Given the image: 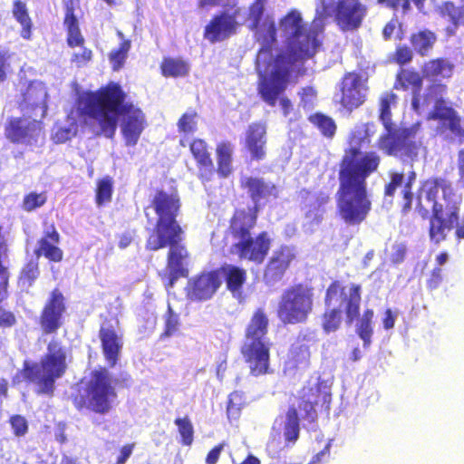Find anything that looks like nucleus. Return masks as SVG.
Returning <instances> with one entry per match:
<instances>
[{
  "mask_svg": "<svg viewBox=\"0 0 464 464\" xmlns=\"http://www.w3.org/2000/svg\"><path fill=\"white\" fill-rule=\"evenodd\" d=\"M322 9L316 8V16L307 27L301 14L293 10L280 23L279 33L285 48L270 49L271 56L262 68H256L259 75L258 92L264 102L274 106L289 82L290 73L300 61L312 57L320 46L319 35L324 28V14L331 7L321 0Z\"/></svg>",
  "mask_w": 464,
  "mask_h": 464,
  "instance_id": "f257e3e1",
  "label": "nucleus"
},
{
  "mask_svg": "<svg viewBox=\"0 0 464 464\" xmlns=\"http://www.w3.org/2000/svg\"><path fill=\"white\" fill-rule=\"evenodd\" d=\"M373 125L360 124L354 127L350 137V155L343 158L340 171L338 208L340 216L350 225H356L365 219L371 209L367 198L366 178L375 171L380 158L375 153L358 157L360 148L368 142Z\"/></svg>",
  "mask_w": 464,
  "mask_h": 464,
  "instance_id": "f03ea898",
  "label": "nucleus"
},
{
  "mask_svg": "<svg viewBox=\"0 0 464 464\" xmlns=\"http://www.w3.org/2000/svg\"><path fill=\"white\" fill-rule=\"evenodd\" d=\"M126 94L117 83H110L97 92L79 95L77 111L82 116L94 119L102 133L111 138L120 121L121 131L126 146L134 147L147 126L143 111L125 101Z\"/></svg>",
  "mask_w": 464,
  "mask_h": 464,
  "instance_id": "7ed1b4c3",
  "label": "nucleus"
},
{
  "mask_svg": "<svg viewBox=\"0 0 464 464\" xmlns=\"http://www.w3.org/2000/svg\"><path fill=\"white\" fill-rule=\"evenodd\" d=\"M419 212L422 217L432 210L430 222V240L438 244L446 237L458 219L460 198L452 192V188L445 180L426 182L418 196Z\"/></svg>",
  "mask_w": 464,
  "mask_h": 464,
  "instance_id": "20e7f679",
  "label": "nucleus"
},
{
  "mask_svg": "<svg viewBox=\"0 0 464 464\" xmlns=\"http://www.w3.org/2000/svg\"><path fill=\"white\" fill-rule=\"evenodd\" d=\"M396 95L385 92L381 97L380 120L386 133L379 139V148L390 156L400 158L402 161H414L422 149L418 136L419 125L410 128H397L391 119V106L396 103Z\"/></svg>",
  "mask_w": 464,
  "mask_h": 464,
  "instance_id": "39448f33",
  "label": "nucleus"
},
{
  "mask_svg": "<svg viewBox=\"0 0 464 464\" xmlns=\"http://www.w3.org/2000/svg\"><path fill=\"white\" fill-rule=\"evenodd\" d=\"M66 358L65 347L57 338H53L40 362H24V378L35 385L37 392L52 394L56 380L65 373Z\"/></svg>",
  "mask_w": 464,
  "mask_h": 464,
  "instance_id": "423d86ee",
  "label": "nucleus"
},
{
  "mask_svg": "<svg viewBox=\"0 0 464 464\" xmlns=\"http://www.w3.org/2000/svg\"><path fill=\"white\" fill-rule=\"evenodd\" d=\"M152 206L158 221L147 240V248L158 250L182 235V229L176 220L180 208L179 198L176 193L159 191L153 198Z\"/></svg>",
  "mask_w": 464,
  "mask_h": 464,
  "instance_id": "0eeeda50",
  "label": "nucleus"
},
{
  "mask_svg": "<svg viewBox=\"0 0 464 464\" xmlns=\"http://www.w3.org/2000/svg\"><path fill=\"white\" fill-rule=\"evenodd\" d=\"M267 325L266 315L261 309H258L253 314L246 328L242 353L249 364L251 373L255 376L268 372L269 343L266 338Z\"/></svg>",
  "mask_w": 464,
  "mask_h": 464,
  "instance_id": "6e6552de",
  "label": "nucleus"
},
{
  "mask_svg": "<svg viewBox=\"0 0 464 464\" xmlns=\"http://www.w3.org/2000/svg\"><path fill=\"white\" fill-rule=\"evenodd\" d=\"M256 224V217L249 211H237L231 221V230L237 242L233 251L241 259L256 263L263 262L270 247V239L266 232L252 237L249 231Z\"/></svg>",
  "mask_w": 464,
  "mask_h": 464,
  "instance_id": "1a4fd4ad",
  "label": "nucleus"
},
{
  "mask_svg": "<svg viewBox=\"0 0 464 464\" xmlns=\"http://www.w3.org/2000/svg\"><path fill=\"white\" fill-rule=\"evenodd\" d=\"M361 287L352 284L343 287L338 282L333 283L326 291L324 328L326 332L335 331L341 323L343 311H345L349 323L359 314Z\"/></svg>",
  "mask_w": 464,
  "mask_h": 464,
  "instance_id": "9d476101",
  "label": "nucleus"
},
{
  "mask_svg": "<svg viewBox=\"0 0 464 464\" xmlns=\"http://www.w3.org/2000/svg\"><path fill=\"white\" fill-rule=\"evenodd\" d=\"M446 87L434 84L429 88L422 102V110L430 111V119L438 120L437 133L443 139L464 142V129L460 117L452 108L448 107L443 100Z\"/></svg>",
  "mask_w": 464,
  "mask_h": 464,
  "instance_id": "9b49d317",
  "label": "nucleus"
},
{
  "mask_svg": "<svg viewBox=\"0 0 464 464\" xmlns=\"http://www.w3.org/2000/svg\"><path fill=\"white\" fill-rule=\"evenodd\" d=\"M320 391H328V387L319 382H313L304 388L299 409L290 407L285 417L281 416L276 420L274 429L284 424V435L287 441L295 442L299 437V416L310 421L315 419L314 405L318 403Z\"/></svg>",
  "mask_w": 464,
  "mask_h": 464,
  "instance_id": "f8f14e48",
  "label": "nucleus"
},
{
  "mask_svg": "<svg viewBox=\"0 0 464 464\" xmlns=\"http://www.w3.org/2000/svg\"><path fill=\"white\" fill-rule=\"evenodd\" d=\"M313 291L303 285L284 292L279 303L278 315L285 324L304 322L313 309Z\"/></svg>",
  "mask_w": 464,
  "mask_h": 464,
  "instance_id": "ddd939ff",
  "label": "nucleus"
},
{
  "mask_svg": "<svg viewBox=\"0 0 464 464\" xmlns=\"http://www.w3.org/2000/svg\"><path fill=\"white\" fill-rule=\"evenodd\" d=\"M266 0H256L249 9V27L256 30V37L260 44V50L256 56V68H262L271 56L270 49L276 43V30L274 20L264 17V5Z\"/></svg>",
  "mask_w": 464,
  "mask_h": 464,
  "instance_id": "4468645a",
  "label": "nucleus"
},
{
  "mask_svg": "<svg viewBox=\"0 0 464 464\" xmlns=\"http://www.w3.org/2000/svg\"><path fill=\"white\" fill-rule=\"evenodd\" d=\"M87 407L97 413H107L116 398L111 374L106 369L94 371L86 389Z\"/></svg>",
  "mask_w": 464,
  "mask_h": 464,
  "instance_id": "2eb2a0df",
  "label": "nucleus"
},
{
  "mask_svg": "<svg viewBox=\"0 0 464 464\" xmlns=\"http://www.w3.org/2000/svg\"><path fill=\"white\" fill-rule=\"evenodd\" d=\"M331 12L341 30L353 31L361 26L367 14V7L359 0H338Z\"/></svg>",
  "mask_w": 464,
  "mask_h": 464,
  "instance_id": "dca6fc26",
  "label": "nucleus"
},
{
  "mask_svg": "<svg viewBox=\"0 0 464 464\" xmlns=\"http://www.w3.org/2000/svg\"><path fill=\"white\" fill-rule=\"evenodd\" d=\"M41 122L37 118L11 119L5 128V135L13 142L32 145L38 141L41 135Z\"/></svg>",
  "mask_w": 464,
  "mask_h": 464,
  "instance_id": "f3484780",
  "label": "nucleus"
},
{
  "mask_svg": "<svg viewBox=\"0 0 464 464\" xmlns=\"http://www.w3.org/2000/svg\"><path fill=\"white\" fill-rule=\"evenodd\" d=\"M367 93L365 80L357 73H347L342 82V100L343 107L352 111L363 103Z\"/></svg>",
  "mask_w": 464,
  "mask_h": 464,
  "instance_id": "a211bd4d",
  "label": "nucleus"
},
{
  "mask_svg": "<svg viewBox=\"0 0 464 464\" xmlns=\"http://www.w3.org/2000/svg\"><path fill=\"white\" fill-rule=\"evenodd\" d=\"M181 239V236H179L174 242L166 244V246H169L167 267L168 276L165 282L166 288L172 287L178 278L187 276L188 275L185 267L188 251L183 246L179 245Z\"/></svg>",
  "mask_w": 464,
  "mask_h": 464,
  "instance_id": "6ab92c4d",
  "label": "nucleus"
},
{
  "mask_svg": "<svg viewBox=\"0 0 464 464\" xmlns=\"http://www.w3.org/2000/svg\"><path fill=\"white\" fill-rule=\"evenodd\" d=\"M222 284L219 271L202 273L189 281L188 295L192 300L206 301L210 299Z\"/></svg>",
  "mask_w": 464,
  "mask_h": 464,
  "instance_id": "aec40b11",
  "label": "nucleus"
},
{
  "mask_svg": "<svg viewBox=\"0 0 464 464\" xmlns=\"http://www.w3.org/2000/svg\"><path fill=\"white\" fill-rule=\"evenodd\" d=\"M295 256V249L292 246H284L275 250L265 271L266 282L274 285L280 281Z\"/></svg>",
  "mask_w": 464,
  "mask_h": 464,
  "instance_id": "412c9836",
  "label": "nucleus"
},
{
  "mask_svg": "<svg viewBox=\"0 0 464 464\" xmlns=\"http://www.w3.org/2000/svg\"><path fill=\"white\" fill-rule=\"evenodd\" d=\"M65 311L63 296L58 291H53L50 300L45 304L40 319L44 334L55 333L62 325V316Z\"/></svg>",
  "mask_w": 464,
  "mask_h": 464,
  "instance_id": "4be33fe9",
  "label": "nucleus"
},
{
  "mask_svg": "<svg viewBox=\"0 0 464 464\" xmlns=\"http://www.w3.org/2000/svg\"><path fill=\"white\" fill-rule=\"evenodd\" d=\"M390 182L385 187V196L393 197L397 188H401V193L405 200L403 209H410L413 194L411 193V186L416 180V173L410 170L407 174L391 170L389 172Z\"/></svg>",
  "mask_w": 464,
  "mask_h": 464,
  "instance_id": "5701e85b",
  "label": "nucleus"
},
{
  "mask_svg": "<svg viewBox=\"0 0 464 464\" xmlns=\"http://www.w3.org/2000/svg\"><path fill=\"white\" fill-rule=\"evenodd\" d=\"M102 353L107 363L112 367L116 364L123 345L121 336L114 327L109 324H103L99 334Z\"/></svg>",
  "mask_w": 464,
  "mask_h": 464,
  "instance_id": "b1692460",
  "label": "nucleus"
},
{
  "mask_svg": "<svg viewBox=\"0 0 464 464\" xmlns=\"http://www.w3.org/2000/svg\"><path fill=\"white\" fill-rule=\"evenodd\" d=\"M237 24L233 14L223 13L206 26L204 36L211 43L223 41L235 33Z\"/></svg>",
  "mask_w": 464,
  "mask_h": 464,
  "instance_id": "393cba45",
  "label": "nucleus"
},
{
  "mask_svg": "<svg viewBox=\"0 0 464 464\" xmlns=\"http://www.w3.org/2000/svg\"><path fill=\"white\" fill-rule=\"evenodd\" d=\"M47 91L45 85L41 82H34L28 86L24 94V102L27 107L32 108L34 118L43 119L46 114Z\"/></svg>",
  "mask_w": 464,
  "mask_h": 464,
  "instance_id": "a878e982",
  "label": "nucleus"
},
{
  "mask_svg": "<svg viewBox=\"0 0 464 464\" xmlns=\"http://www.w3.org/2000/svg\"><path fill=\"white\" fill-rule=\"evenodd\" d=\"M242 185L248 189L251 198L256 203V207L262 199L276 198L277 188L271 182L266 181L261 178L246 177L242 179Z\"/></svg>",
  "mask_w": 464,
  "mask_h": 464,
  "instance_id": "bb28decb",
  "label": "nucleus"
},
{
  "mask_svg": "<svg viewBox=\"0 0 464 464\" xmlns=\"http://www.w3.org/2000/svg\"><path fill=\"white\" fill-rule=\"evenodd\" d=\"M266 130L261 123L249 125L246 132V146L251 157L256 160H262L266 155Z\"/></svg>",
  "mask_w": 464,
  "mask_h": 464,
  "instance_id": "cd10ccee",
  "label": "nucleus"
},
{
  "mask_svg": "<svg viewBox=\"0 0 464 464\" xmlns=\"http://www.w3.org/2000/svg\"><path fill=\"white\" fill-rule=\"evenodd\" d=\"M59 242V234L54 227H50L45 231L44 237L39 241V247L35 250L36 257L44 255L46 258L59 262L63 258V251L56 246Z\"/></svg>",
  "mask_w": 464,
  "mask_h": 464,
  "instance_id": "c85d7f7f",
  "label": "nucleus"
},
{
  "mask_svg": "<svg viewBox=\"0 0 464 464\" xmlns=\"http://www.w3.org/2000/svg\"><path fill=\"white\" fill-rule=\"evenodd\" d=\"M222 280L225 278L229 291L237 298L241 297V287L246 281V273L244 269L232 265L224 266L219 271Z\"/></svg>",
  "mask_w": 464,
  "mask_h": 464,
  "instance_id": "c756f323",
  "label": "nucleus"
},
{
  "mask_svg": "<svg viewBox=\"0 0 464 464\" xmlns=\"http://www.w3.org/2000/svg\"><path fill=\"white\" fill-rule=\"evenodd\" d=\"M71 6L66 3V14L64 18V25L67 28L68 33V44L70 46H78L82 44L83 38L81 34L78 21L76 16L73 14L72 10V0H70Z\"/></svg>",
  "mask_w": 464,
  "mask_h": 464,
  "instance_id": "7c9ffc66",
  "label": "nucleus"
},
{
  "mask_svg": "<svg viewBox=\"0 0 464 464\" xmlns=\"http://www.w3.org/2000/svg\"><path fill=\"white\" fill-rule=\"evenodd\" d=\"M436 41V34L430 30H421L413 34L411 38L412 47L422 56L429 54Z\"/></svg>",
  "mask_w": 464,
  "mask_h": 464,
  "instance_id": "2f4dec72",
  "label": "nucleus"
},
{
  "mask_svg": "<svg viewBox=\"0 0 464 464\" xmlns=\"http://www.w3.org/2000/svg\"><path fill=\"white\" fill-rule=\"evenodd\" d=\"M310 353L306 345H293L288 354V360L285 362V370L292 371L294 369L304 368L308 363Z\"/></svg>",
  "mask_w": 464,
  "mask_h": 464,
  "instance_id": "473e14b6",
  "label": "nucleus"
},
{
  "mask_svg": "<svg viewBox=\"0 0 464 464\" xmlns=\"http://www.w3.org/2000/svg\"><path fill=\"white\" fill-rule=\"evenodd\" d=\"M398 82L401 83L403 88L411 86L415 92L416 89L420 87L422 80L418 72L405 70L398 75ZM411 106L416 112H421L422 104H420V99L416 97L415 94L412 98Z\"/></svg>",
  "mask_w": 464,
  "mask_h": 464,
  "instance_id": "72a5a7b5",
  "label": "nucleus"
},
{
  "mask_svg": "<svg viewBox=\"0 0 464 464\" xmlns=\"http://www.w3.org/2000/svg\"><path fill=\"white\" fill-rule=\"evenodd\" d=\"M232 152L233 146L229 142H223L217 148L218 172L223 177H227L231 173Z\"/></svg>",
  "mask_w": 464,
  "mask_h": 464,
  "instance_id": "f704fd0d",
  "label": "nucleus"
},
{
  "mask_svg": "<svg viewBox=\"0 0 464 464\" xmlns=\"http://www.w3.org/2000/svg\"><path fill=\"white\" fill-rule=\"evenodd\" d=\"M190 151L198 164L204 168L205 171L211 172L212 160L207 150V145L202 140H196L190 144Z\"/></svg>",
  "mask_w": 464,
  "mask_h": 464,
  "instance_id": "c9c22d12",
  "label": "nucleus"
},
{
  "mask_svg": "<svg viewBox=\"0 0 464 464\" xmlns=\"http://www.w3.org/2000/svg\"><path fill=\"white\" fill-rule=\"evenodd\" d=\"M452 64L444 59H437L429 62L424 67V73L427 76L442 78L450 77L452 73Z\"/></svg>",
  "mask_w": 464,
  "mask_h": 464,
  "instance_id": "e433bc0d",
  "label": "nucleus"
},
{
  "mask_svg": "<svg viewBox=\"0 0 464 464\" xmlns=\"http://www.w3.org/2000/svg\"><path fill=\"white\" fill-rule=\"evenodd\" d=\"M161 71L164 76L181 77L188 72V65L182 60L166 58L161 63Z\"/></svg>",
  "mask_w": 464,
  "mask_h": 464,
  "instance_id": "4c0bfd02",
  "label": "nucleus"
},
{
  "mask_svg": "<svg viewBox=\"0 0 464 464\" xmlns=\"http://www.w3.org/2000/svg\"><path fill=\"white\" fill-rule=\"evenodd\" d=\"M373 318V311L368 309L364 312L360 319L357 326V334L363 341V346L368 347L371 344V338L372 335V321Z\"/></svg>",
  "mask_w": 464,
  "mask_h": 464,
  "instance_id": "58836bf2",
  "label": "nucleus"
},
{
  "mask_svg": "<svg viewBox=\"0 0 464 464\" xmlns=\"http://www.w3.org/2000/svg\"><path fill=\"white\" fill-rule=\"evenodd\" d=\"M130 49V42L129 40H123L117 49L111 52L109 60L114 71H119L122 68Z\"/></svg>",
  "mask_w": 464,
  "mask_h": 464,
  "instance_id": "ea45409f",
  "label": "nucleus"
},
{
  "mask_svg": "<svg viewBox=\"0 0 464 464\" xmlns=\"http://www.w3.org/2000/svg\"><path fill=\"white\" fill-rule=\"evenodd\" d=\"M13 13L16 20L21 24L23 30L21 35L24 39H29L31 34V19L27 14L25 5L21 2H15Z\"/></svg>",
  "mask_w": 464,
  "mask_h": 464,
  "instance_id": "a19ab883",
  "label": "nucleus"
},
{
  "mask_svg": "<svg viewBox=\"0 0 464 464\" xmlns=\"http://www.w3.org/2000/svg\"><path fill=\"white\" fill-rule=\"evenodd\" d=\"M39 276L38 258L32 257L22 270L20 282L23 285L30 286Z\"/></svg>",
  "mask_w": 464,
  "mask_h": 464,
  "instance_id": "79ce46f5",
  "label": "nucleus"
},
{
  "mask_svg": "<svg viewBox=\"0 0 464 464\" xmlns=\"http://www.w3.org/2000/svg\"><path fill=\"white\" fill-rule=\"evenodd\" d=\"M309 119L313 124L317 126L324 136L332 137L334 134L336 126L331 118L317 113L310 116Z\"/></svg>",
  "mask_w": 464,
  "mask_h": 464,
  "instance_id": "37998d69",
  "label": "nucleus"
},
{
  "mask_svg": "<svg viewBox=\"0 0 464 464\" xmlns=\"http://www.w3.org/2000/svg\"><path fill=\"white\" fill-rule=\"evenodd\" d=\"M112 193V179L110 177H105L98 182L96 191V202L98 206H102L106 202L111 201Z\"/></svg>",
  "mask_w": 464,
  "mask_h": 464,
  "instance_id": "c03bdc74",
  "label": "nucleus"
},
{
  "mask_svg": "<svg viewBox=\"0 0 464 464\" xmlns=\"http://www.w3.org/2000/svg\"><path fill=\"white\" fill-rule=\"evenodd\" d=\"M175 424L178 426L182 443L186 446L191 445L193 441L194 429L190 420L188 417L178 418L175 420Z\"/></svg>",
  "mask_w": 464,
  "mask_h": 464,
  "instance_id": "a18cd8bd",
  "label": "nucleus"
},
{
  "mask_svg": "<svg viewBox=\"0 0 464 464\" xmlns=\"http://www.w3.org/2000/svg\"><path fill=\"white\" fill-rule=\"evenodd\" d=\"M177 125L179 132L184 134L194 133L197 130V113L193 111L185 112Z\"/></svg>",
  "mask_w": 464,
  "mask_h": 464,
  "instance_id": "49530a36",
  "label": "nucleus"
},
{
  "mask_svg": "<svg viewBox=\"0 0 464 464\" xmlns=\"http://www.w3.org/2000/svg\"><path fill=\"white\" fill-rule=\"evenodd\" d=\"M440 14L442 16L448 17L455 27L464 16L463 9L456 6L452 2L444 3L440 7Z\"/></svg>",
  "mask_w": 464,
  "mask_h": 464,
  "instance_id": "de8ad7c7",
  "label": "nucleus"
},
{
  "mask_svg": "<svg viewBox=\"0 0 464 464\" xmlns=\"http://www.w3.org/2000/svg\"><path fill=\"white\" fill-rule=\"evenodd\" d=\"M9 423L13 431V434L20 439L24 437L28 432V422L26 419L21 415H14L10 418Z\"/></svg>",
  "mask_w": 464,
  "mask_h": 464,
  "instance_id": "09e8293b",
  "label": "nucleus"
},
{
  "mask_svg": "<svg viewBox=\"0 0 464 464\" xmlns=\"http://www.w3.org/2000/svg\"><path fill=\"white\" fill-rule=\"evenodd\" d=\"M165 319V330L163 335L170 336L176 333L179 325V314L174 313L170 305H168V312L164 316Z\"/></svg>",
  "mask_w": 464,
  "mask_h": 464,
  "instance_id": "8fccbe9b",
  "label": "nucleus"
},
{
  "mask_svg": "<svg viewBox=\"0 0 464 464\" xmlns=\"http://www.w3.org/2000/svg\"><path fill=\"white\" fill-rule=\"evenodd\" d=\"M46 202V196L44 193H30L27 195L23 202L24 209L32 211L40 208Z\"/></svg>",
  "mask_w": 464,
  "mask_h": 464,
  "instance_id": "3c124183",
  "label": "nucleus"
},
{
  "mask_svg": "<svg viewBox=\"0 0 464 464\" xmlns=\"http://www.w3.org/2000/svg\"><path fill=\"white\" fill-rule=\"evenodd\" d=\"M407 247L405 244L396 242L392 246L390 259L394 264H399L404 260Z\"/></svg>",
  "mask_w": 464,
  "mask_h": 464,
  "instance_id": "603ef678",
  "label": "nucleus"
},
{
  "mask_svg": "<svg viewBox=\"0 0 464 464\" xmlns=\"http://www.w3.org/2000/svg\"><path fill=\"white\" fill-rule=\"evenodd\" d=\"M77 125L75 122L70 124L68 128H62L59 131L56 132L54 139L57 142H64L67 140H70L72 136H74L77 132Z\"/></svg>",
  "mask_w": 464,
  "mask_h": 464,
  "instance_id": "864d4df0",
  "label": "nucleus"
},
{
  "mask_svg": "<svg viewBox=\"0 0 464 464\" xmlns=\"http://www.w3.org/2000/svg\"><path fill=\"white\" fill-rule=\"evenodd\" d=\"M10 54L6 51H0V82L5 81L7 72L10 69V64L7 62Z\"/></svg>",
  "mask_w": 464,
  "mask_h": 464,
  "instance_id": "5fc2aeb1",
  "label": "nucleus"
},
{
  "mask_svg": "<svg viewBox=\"0 0 464 464\" xmlns=\"http://www.w3.org/2000/svg\"><path fill=\"white\" fill-rule=\"evenodd\" d=\"M236 0H200L199 7L208 8L213 6H232L235 5Z\"/></svg>",
  "mask_w": 464,
  "mask_h": 464,
  "instance_id": "6e6d98bb",
  "label": "nucleus"
},
{
  "mask_svg": "<svg viewBox=\"0 0 464 464\" xmlns=\"http://www.w3.org/2000/svg\"><path fill=\"white\" fill-rule=\"evenodd\" d=\"M412 59V52L409 47L403 46L397 49L396 61L400 64H405Z\"/></svg>",
  "mask_w": 464,
  "mask_h": 464,
  "instance_id": "4d7b16f0",
  "label": "nucleus"
},
{
  "mask_svg": "<svg viewBox=\"0 0 464 464\" xmlns=\"http://www.w3.org/2000/svg\"><path fill=\"white\" fill-rule=\"evenodd\" d=\"M15 323L14 315L0 307V327H10Z\"/></svg>",
  "mask_w": 464,
  "mask_h": 464,
  "instance_id": "13d9d810",
  "label": "nucleus"
},
{
  "mask_svg": "<svg viewBox=\"0 0 464 464\" xmlns=\"http://www.w3.org/2000/svg\"><path fill=\"white\" fill-rule=\"evenodd\" d=\"M134 444H127L121 449L120 455L117 459V464H125L127 459L132 454Z\"/></svg>",
  "mask_w": 464,
  "mask_h": 464,
  "instance_id": "bf43d9fd",
  "label": "nucleus"
},
{
  "mask_svg": "<svg viewBox=\"0 0 464 464\" xmlns=\"http://www.w3.org/2000/svg\"><path fill=\"white\" fill-rule=\"evenodd\" d=\"M237 400H240V395L238 392H233L229 395L228 403H227V414L237 413L239 410Z\"/></svg>",
  "mask_w": 464,
  "mask_h": 464,
  "instance_id": "052dcab7",
  "label": "nucleus"
},
{
  "mask_svg": "<svg viewBox=\"0 0 464 464\" xmlns=\"http://www.w3.org/2000/svg\"><path fill=\"white\" fill-rule=\"evenodd\" d=\"M396 318L397 314H394L391 309H387L384 314V318L382 319L383 328L385 330L393 328Z\"/></svg>",
  "mask_w": 464,
  "mask_h": 464,
  "instance_id": "680f3d73",
  "label": "nucleus"
},
{
  "mask_svg": "<svg viewBox=\"0 0 464 464\" xmlns=\"http://www.w3.org/2000/svg\"><path fill=\"white\" fill-rule=\"evenodd\" d=\"M222 450H223L222 444L218 445L213 450H211L207 456L206 463L207 464H216L219 459Z\"/></svg>",
  "mask_w": 464,
  "mask_h": 464,
  "instance_id": "e2e57ef3",
  "label": "nucleus"
},
{
  "mask_svg": "<svg viewBox=\"0 0 464 464\" xmlns=\"http://www.w3.org/2000/svg\"><path fill=\"white\" fill-rule=\"evenodd\" d=\"M92 58V51L87 49H82L79 53H75L73 54V61L78 63L79 64L85 63L90 61Z\"/></svg>",
  "mask_w": 464,
  "mask_h": 464,
  "instance_id": "0e129e2a",
  "label": "nucleus"
},
{
  "mask_svg": "<svg viewBox=\"0 0 464 464\" xmlns=\"http://www.w3.org/2000/svg\"><path fill=\"white\" fill-rule=\"evenodd\" d=\"M397 24L398 21L394 19L391 20L389 23L385 24L382 30V36L385 40H388L392 37L396 29Z\"/></svg>",
  "mask_w": 464,
  "mask_h": 464,
  "instance_id": "69168bd1",
  "label": "nucleus"
},
{
  "mask_svg": "<svg viewBox=\"0 0 464 464\" xmlns=\"http://www.w3.org/2000/svg\"><path fill=\"white\" fill-rule=\"evenodd\" d=\"M132 241V237L130 233H123L120 237L119 240V247L120 248H126Z\"/></svg>",
  "mask_w": 464,
  "mask_h": 464,
  "instance_id": "338daca9",
  "label": "nucleus"
},
{
  "mask_svg": "<svg viewBox=\"0 0 464 464\" xmlns=\"http://www.w3.org/2000/svg\"><path fill=\"white\" fill-rule=\"evenodd\" d=\"M458 169L461 179H464V150L459 152Z\"/></svg>",
  "mask_w": 464,
  "mask_h": 464,
  "instance_id": "774afa93",
  "label": "nucleus"
}]
</instances>
